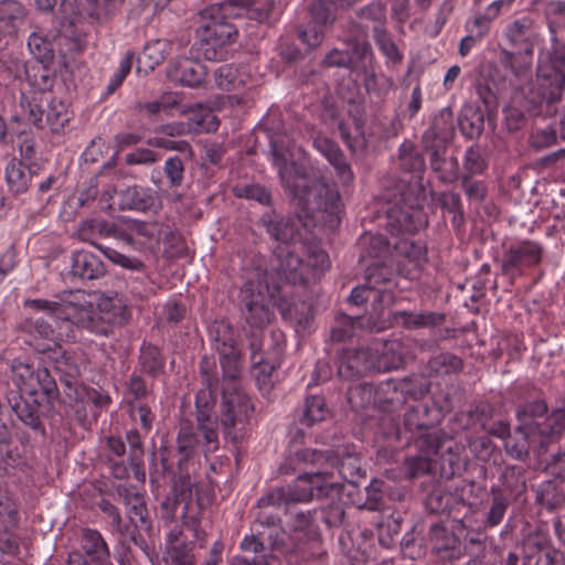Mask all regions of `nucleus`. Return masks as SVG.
<instances>
[{
	"label": "nucleus",
	"instance_id": "nucleus-1",
	"mask_svg": "<svg viewBox=\"0 0 565 565\" xmlns=\"http://www.w3.org/2000/svg\"><path fill=\"white\" fill-rule=\"evenodd\" d=\"M213 350L218 354L222 375L213 359L203 356L200 363L202 382L209 388V397L221 390L218 420L224 438L233 445L242 443L248 435V423L254 406L241 390L243 352L238 333L227 321H216L210 328Z\"/></svg>",
	"mask_w": 565,
	"mask_h": 565
},
{
	"label": "nucleus",
	"instance_id": "nucleus-2",
	"mask_svg": "<svg viewBox=\"0 0 565 565\" xmlns=\"http://www.w3.org/2000/svg\"><path fill=\"white\" fill-rule=\"evenodd\" d=\"M161 518L166 521L181 519V525L175 526L168 535L167 551L163 562L166 565H195L194 551L205 543L206 532L201 526V504L191 495L189 480H180L160 503Z\"/></svg>",
	"mask_w": 565,
	"mask_h": 565
},
{
	"label": "nucleus",
	"instance_id": "nucleus-3",
	"mask_svg": "<svg viewBox=\"0 0 565 565\" xmlns=\"http://www.w3.org/2000/svg\"><path fill=\"white\" fill-rule=\"evenodd\" d=\"M274 163L278 169L281 185L296 209L298 218L309 217L317 211H329L334 206L338 194L324 182L310 178L306 167L287 162L277 149H273Z\"/></svg>",
	"mask_w": 565,
	"mask_h": 565
},
{
	"label": "nucleus",
	"instance_id": "nucleus-4",
	"mask_svg": "<svg viewBox=\"0 0 565 565\" xmlns=\"http://www.w3.org/2000/svg\"><path fill=\"white\" fill-rule=\"evenodd\" d=\"M35 377L39 388L21 387L18 382L13 381L12 385L7 386L4 398L8 407L25 427L44 436L45 427L41 417L42 402L44 398L47 403L55 401L58 397V388L46 369L39 370Z\"/></svg>",
	"mask_w": 565,
	"mask_h": 565
},
{
	"label": "nucleus",
	"instance_id": "nucleus-5",
	"mask_svg": "<svg viewBox=\"0 0 565 565\" xmlns=\"http://www.w3.org/2000/svg\"><path fill=\"white\" fill-rule=\"evenodd\" d=\"M385 226L394 236L415 233L426 225L423 211L415 204V198L404 181H392L381 193Z\"/></svg>",
	"mask_w": 565,
	"mask_h": 565
},
{
	"label": "nucleus",
	"instance_id": "nucleus-6",
	"mask_svg": "<svg viewBox=\"0 0 565 565\" xmlns=\"http://www.w3.org/2000/svg\"><path fill=\"white\" fill-rule=\"evenodd\" d=\"M550 31L551 40L540 51L536 70L540 103L547 107L562 99L565 88V42L556 36L552 25Z\"/></svg>",
	"mask_w": 565,
	"mask_h": 565
},
{
	"label": "nucleus",
	"instance_id": "nucleus-7",
	"mask_svg": "<svg viewBox=\"0 0 565 565\" xmlns=\"http://www.w3.org/2000/svg\"><path fill=\"white\" fill-rule=\"evenodd\" d=\"M518 430L524 431L541 449L556 443L565 430V408H555L548 414L544 399H534L516 411Z\"/></svg>",
	"mask_w": 565,
	"mask_h": 565
},
{
	"label": "nucleus",
	"instance_id": "nucleus-8",
	"mask_svg": "<svg viewBox=\"0 0 565 565\" xmlns=\"http://www.w3.org/2000/svg\"><path fill=\"white\" fill-rule=\"evenodd\" d=\"M239 309L248 329L245 332L247 342L254 334L259 341L264 339V329L274 320L275 313L271 308V300L262 289L259 282L247 281L239 291Z\"/></svg>",
	"mask_w": 565,
	"mask_h": 565
},
{
	"label": "nucleus",
	"instance_id": "nucleus-9",
	"mask_svg": "<svg viewBox=\"0 0 565 565\" xmlns=\"http://www.w3.org/2000/svg\"><path fill=\"white\" fill-rule=\"evenodd\" d=\"M337 458V445L327 449L305 448L295 452L298 462L312 467V470L305 472V478L312 480L319 495L339 494L343 489L342 483L334 480Z\"/></svg>",
	"mask_w": 565,
	"mask_h": 565
},
{
	"label": "nucleus",
	"instance_id": "nucleus-10",
	"mask_svg": "<svg viewBox=\"0 0 565 565\" xmlns=\"http://www.w3.org/2000/svg\"><path fill=\"white\" fill-rule=\"evenodd\" d=\"M117 492L128 509L130 533H127V537L149 556L151 547L148 539L151 537L153 527L145 499L140 493L127 487H119Z\"/></svg>",
	"mask_w": 565,
	"mask_h": 565
},
{
	"label": "nucleus",
	"instance_id": "nucleus-11",
	"mask_svg": "<svg viewBox=\"0 0 565 565\" xmlns=\"http://www.w3.org/2000/svg\"><path fill=\"white\" fill-rule=\"evenodd\" d=\"M255 380L260 390L269 392L273 387V375L280 367L284 348L276 341H259L254 334L248 343Z\"/></svg>",
	"mask_w": 565,
	"mask_h": 565
},
{
	"label": "nucleus",
	"instance_id": "nucleus-12",
	"mask_svg": "<svg viewBox=\"0 0 565 565\" xmlns=\"http://www.w3.org/2000/svg\"><path fill=\"white\" fill-rule=\"evenodd\" d=\"M426 262L427 249L423 244L404 237H394L390 265L396 266L398 275L407 279H416Z\"/></svg>",
	"mask_w": 565,
	"mask_h": 565
},
{
	"label": "nucleus",
	"instance_id": "nucleus-13",
	"mask_svg": "<svg viewBox=\"0 0 565 565\" xmlns=\"http://www.w3.org/2000/svg\"><path fill=\"white\" fill-rule=\"evenodd\" d=\"M308 11L310 23L307 28H299L298 38L308 46L317 47L324 38L323 28L331 26L337 19L335 3L332 0H313Z\"/></svg>",
	"mask_w": 565,
	"mask_h": 565
},
{
	"label": "nucleus",
	"instance_id": "nucleus-14",
	"mask_svg": "<svg viewBox=\"0 0 565 565\" xmlns=\"http://www.w3.org/2000/svg\"><path fill=\"white\" fill-rule=\"evenodd\" d=\"M542 246L532 241H523L511 245L501 256V270L511 278L520 276L529 267L537 265L542 259Z\"/></svg>",
	"mask_w": 565,
	"mask_h": 565
},
{
	"label": "nucleus",
	"instance_id": "nucleus-15",
	"mask_svg": "<svg viewBox=\"0 0 565 565\" xmlns=\"http://www.w3.org/2000/svg\"><path fill=\"white\" fill-rule=\"evenodd\" d=\"M196 36L216 39L224 44H231L236 40L237 29L222 13L218 4H212L198 13Z\"/></svg>",
	"mask_w": 565,
	"mask_h": 565
},
{
	"label": "nucleus",
	"instance_id": "nucleus-16",
	"mask_svg": "<svg viewBox=\"0 0 565 565\" xmlns=\"http://www.w3.org/2000/svg\"><path fill=\"white\" fill-rule=\"evenodd\" d=\"M177 449H175V456L178 457L177 460V469H178V477H174L171 490L174 489L175 484L182 480L186 479L190 483V491L191 495L194 497L193 488L194 482L192 481L188 465L189 462L194 458L196 455L199 447H200V439L198 437V434L195 431V428L193 424L188 420L183 419L180 422L179 430L177 434Z\"/></svg>",
	"mask_w": 565,
	"mask_h": 565
},
{
	"label": "nucleus",
	"instance_id": "nucleus-17",
	"mask_svg": "<svg viewBox=\"0 0 565 565\" xmlns=\"http://www.w3.org/2000/svg\"><path fill=\"white\" fill-rule=\"evenodd\" d=\"M461 533L462 529L457 533L455 529H449L444 523H433L428 532L431 552L444 562L459 561L467 551Z\"/></svg>",
	"mask_w": 565,
	"mask_h": 565
},
{
	"label": "nucleus",
	"instance_id": "nucleus-18",
	"mask_svg": "<svg viewBox=\"0 0 565 565\" xmlns=\"http://www.w3.org/2000/svg\"><path fill=\"white\" fill-rule=\"evenodd\" d=\"M258 224L271 239L280 244L289 246L301 238V233L296 220L276 210H269L263 213Z\"/></svg>",
	"mask_w": 565,
	"mask_h": 565
},
{
	"label": "nucleus",
	"instance_id": "nucleus-19",
	"mask_svg": "<svg viewBox=\"0 0 565 565\" xmlns=\"http://www.w3.org/2000/svg\"><path fill=\"white\" fill-rule=\"evenodd\" d=\"M196 429L203 437V452L205 456L218 449L217 427L220 424L218 416L212 418L210 415L209 402L206 401V392L202 391L196 395Z\"/></svg>",
	"mask_w": 565,
	"mask_h": 565
},
{
	"label": "nucleus",
	"instance_id": "nucleus-20",
	"mask_svg": "<svg viewBox=\"0 0 565 565\" xmlns=\"http://www.w3.org/2000/svg\"><path fill=\"white\" fill-rule=\"evenodd\" d=\"M277 274L279 278L301 291H306L310 273L308 265L291 250H281L277 254Z\"/></svg>",
	"mask_w": 565,
	"mask_h": 565
},
{
	"label": "nucleus",
	"instance_id": "nucleus-21",
	"mask_svg": "<svg viewBox=\"0 0 565 565\" xmlns=\"http://www.w3.org/2000/svg\"><path fill=\"white\" fill-rule=\"evenodd\" d=\"M371 371L375 372L371 347L348 350L338 365V375L343 380H352Z\"/></svg>",
	"mask_w": 565,
	"mask_h": 565
},
{
	"label": "nucleus",
	"instance_id": "nucleus-22",
	"mask_svg": "<svg viewBox=\"0 0 565 565\" xmlns=\"http://www.w3.org/2000/svg\"><path fill=\"white\" fill-rule=\"evenodd\" d=\"M40 164H26L24 161L12 159L6 167V181L13 194L25 193L31 184L41 177Z\"/></svg>",
	"mask_w": 565,
	"mask_h": 565
},
{
	"label": "nucleus",
	"instance_id": "nucleus-23",
	"mask_svg": "<svg viewBox=\"0 0 565 565\" xmlns=\"http://www.w3.org/2000/svg\"><path fill=\"white\" fill-rule=\"evenodd\" d=\"M299 297L291 296L287 290L282 289L276 306L281 317L297 324L307 323L312 317V306L307 299V290L301 291Z\"/></svg>",
	"mask_w": 565,
	"mask_h": 565
},
{
	"label": "nucleus",
	"instance_id": "nucleus-24",
	"mask_svg": "<svg viewBox=\"0 0 565 565\" xmlns=\"http://www.w3.org/2000/svg\"><path fill=\"white\" fill-rule=\"evenodd\" d=\"M454 119V113L449 107L440 109L434 116L430 127L423 134V146L448 145L455 135Z\"/></svg>",
	"mask_w": 565,
	"mask_h": 565
},
{
	"label": "nucleus",
	"instance_id": "nucleus-25",
	"mask_svg": "<svg viewBox=\"0 0 565 565\" xmlns=\"http://www.w3.org/2000/svg\"><path fill=\"white\" fill-rule=\"evenodd\" d=\"M335 471L348 483L358 484L362 478L361 457L358 447L353 444L337 445Z\"/></svg>",
	"mask_w": 565,
	"mask_h": 565
},
{
	"label": "nucleus",
	"instance_id": "nucleus-26",
	"mask_svg": "<svg viewBox=\"0 0 565 565\" xmlns=\"http://www.w3.org/2000/svg\"><path fill=\"white\" fill-rule=\"evenodd\" d=\"M447 146L424 147L429 153L430 168L444 183H451L460 178L459 161L456 157H447Z\"/></svg>",
	"mask_w": 565,
	"mask_h": 565
},
{
	"label": "nucleus",
	"instance_id": "nucleus-27",
	"mask_svg": "<svg viewBox=\"0 0 565 565\" xmlns=\"http://www.w3.org/2000/svg\"><path fill=\"white\" fill-rule=\"evenodd\" d=\"M373 363L375 372H390L402 367L405 363L403 347L398 340H386L382 343H374Z\"/></svg>",
	"mask_w": 565,
	"mask_h": 565
},
{
	"label": "nucleus",
	"instance_id": "nucleus-28",
	"mask_svg": "<svg viewBox=\"0 0 565 565\" xmlns=\"http://www.w3.org/2000/svg\"><path fill=\"white\" fill-rule=\"evenodd\" d=\"M90 306L92 303L87 302L83 295H75L72 291L64 292L58 297L56 319L82 327L86 317H88Z\"/></svg>",
	"mask_w": 565,
	"mask_h": 565
},
{
	"label": "nucleus",
	"instance_id": "nucleus-29",
	"mask_svg": "<svg viewBox=\"0 0 565 565\" xmlns=\"http://www.w3.org/2000/svg\"><path fill=\"white\" fill-rule=\"evenodd\" d=\"M70 274L81 280L98 279L106 274V266L99 256L87 250H77L72 255Z\"/></svg>",
	"mask_w": 565,
	"mask_h": 565
},
{
	"label": "nucleus",
	"instance_id": "nucleus-30",
	"mask_svg": "<svg viewBox=\"0 0 565 565\" xmlns=\"http://www.w3.org/2000/svg\"><path fill=\"white\" fill-rule=\"evenodd\" d=\"M81 553L92 565H111L109 562L110 552L104 537L97 530L83 529L81 533Z\"/></svg>",
	"mask_w": 565,
	"mask_h": 565
},
{
	"label": "nucleus",
	"instance_id": "nucleus-31",
	"mask_svg": "<svg viewBox=\"0 0 565 565\" xmlns=\"http://www.w3.org/2000/svg\"><path fill=\"white\" fill-rule=\"evenodd\" d=\"M138 369L150 379H158L166 372V356L158 345L143 341L138 353Z\"/></svg>",
	"mask_w": 565,
	"mask_h": 565
},
{
	"label": "nucleus",
	"instance_id": "nucleus-32",
	"mask_svg": "<svg viewBox=\"0 0 565 565\" xmlns=\"http://www.w3.org/2000/svg\"><path fill=\"white\" fill-rule=\"evenodd\" d=\"M345 45L351 71L369 73L373 70L375 57L369 41L349 38L345 40Z\"/></svg>",
	"mask_w": 565,
	"mask_h": 565
},
{
	"label": "nucleus",
	"instance_id": "nucleus-33",
	"mask_svg": "<svg viewBox=\"0 0 565 565\" xmlns=\"http://www.w3.org/2000/svg\"><path fill=\"white\" fill-rule=\"evenodd\" d=\"M526 469L522 466H508L501 475V486L492 487V491H498L511 501L518 500L526 491Z\"/></svg>",
	"mask_w": 565,
	"mask_h": 565
},
{
	"label": "nucleus",
	"instance_id": "nucleus-34",
	"mask_svg": "<svg viewBox=\"0 0 565 565\" xmlns=\"http://www.w3.org/2000/svg\"><path fill=\"white\" fill-rule=\"evenodd\" d=\"M282 495L284 494L281 491H276V489H273L259 498L255 507L254 520L263 522L266 525L280 526L281 519L279 511L282 507H285Z\"/></svg>",
	"mask_w": 565,
	"mask_h": 565
},
{
	"label": "nucleus",
	"instance_id": "nucleus-35",
	"mask_svg": "<svg viewBox=\"0 0 565 565\" xmlns=\"http://www.w3.org/2000/svg\"><path fill=\"white\" fill-rule=\"evenodd\" d=\"M371 299L373 301L374 311L379 312L381 308L393 303L394 295L391 290L374 289L364 282L352 289L348 297V302L351 306L361 307Z\"/></svg>",
	"mask_w": 565,
	"mask_h": 565
},
{
	"label": "nucleus",
	"instance_id": "nucleus-36",
	"mask_svg": "<svg viewBox=\"0 0 565 565\" xmlns=\"http://www.w3.org/2000/svg\"><path fill=\"white\" fill-rule=\"evenodd\" d=\"M156 198L148 188L141 185L127 186L118 193L119 210L148 211L154 206Z\"/></svg>",
	"mask_w": 565,
	"mask_h": 565
},
{
	"label": "nucleus",
	"instance_id": "nucleus-37",
	"mask_svg": "<svg viewBox=\"0 0 565 565\" xmlns=\"http://www.w3.org/2000/svg\"><path fill=\"white\" fill-rule=\"evenodd\" d=\"M207 71L199 58H181L179 60L171 71V76L174 81H179L182 85L189 87L200 86L205 77Z\"/></svg>",
	"mask_w": 565,
	"mask_h": 565
},
{
	"label": "nucleus",
	"instance_id": "nucleus-38",
	"mask_svg": "<svg viewBox=\"0 0 565 565\" xmlns=\"http://www.w3.org/2000/svg\"><path fill=\"white\" fill-rule=\"evenodd\" d=\"M241 550L244 553H252L254 556H234L231 565H268L267 556L270 555L269 543H265L249 534L242 540Z\"/></svg>",
	"mask_w": 565,
	"mask_h": 565
},
{
	"label": "nucleus",
	"instance_id": "nucleus-39",
	"mask_svg": "<svg viewBox=\"0 0 565 565\" xmlns=\"http://www.w3.org/2000/svg\"><path fill=\"white\" fill-rule=\"evenodd\" d=\"M393 318L396 323L406 329L433 328L445 322V315L436 311H395Z\"/></svg>",
	"mask_w": 565,
	"mask_h": 565
},
{
	"label": "nucleus",
	"instance_id": "nucleus-40",
	"mask_svg": "<svg viewBox=\"0 0 565 565\" xmlns=\"http://www.w3.org/2000/svg\"><path fill=\"white\" fill-rule=\"evenodd\" d=\"M457 121L461 134L467 139H478L484 130V110L473 104H466Z\"/></svg>",
	"mask_w": 565,
	"mask_h": 565
},
{
	"label": "nucleus",
	"instance_id": "nucleus-41",
	"mask_svg": "<svg viewBox=\"0 0 565 565\" xmlns=\"http://www.w3.org/2000/svg\"><path fill=\"white\" fill-rule=\"evenodd\" d=\"M393 244L394 239L388 241L382 234L365 232L358 242L361 249L360 258H387L390 262Z\"/></svg>",
	"mask_w": 565,
	"mask_h": 565
},
{
	"label": "nucleus",
	"instance_id": "nucleus-42",
	"mask_svg": "<svg viewBox=\"0 0 565 565\" xmlns=\"http://www.w3.org/2000/svg\"><path fill=\"white\" fill-rule=\"evenodd\" d=\"M20 328L30 335L46 341L45 344H42L41 348H38V351L42 353L54 352L57 348H60L61 339L56 337L52 326L41 318L25 319L21 322Z\"/></svg>",
	"mask_w": 565,
	"mask_h": 565
},
{
	"label": "nucleus",
	"instance_id": "nucleus-43",
	"mask_svg": "<svg viewBox=\"0 0 565 565\" xmlns=\"http://www.w3.org/2000/svg\"><path fill=\"white\" fill-rule=\"evenodd\" d=\"M298 483L294 487L275 488L276 491H281L284 497L285 508L287 509L291 503L308 502L313 498L326 499L330 495H319L318 489L310 478H305V473L297 478Z\"/></svg>",
	"mask_w": 565,
	"mask_h": 565
},
{
	"label": "nucleus",
	"instance_id": "nucleus-44",
	"mask_svg": "<svg viewBox=\"0 0 565 565\" xmlns=\"http://www.w3.org/2000/svg\"><path fill=\"white\" fill-rule=\"evenodd\" d=\"M248 75L233 64H224L214 71L215 84L223 90H238L246 86Z\"/></svg>",
	"mask_w": 565,
	"mask_h": 565
},
{
	"label": "nucleus",
	"instance_id": "nucleus-45",
	"mask_svg": "<svg viewBox=\"0 0 565 565\" xmlns=\"http://www.w3.org/2000/svg\"><path fill=\"white\" fill-rule=\"evenodd\" d=\"M50 64L35 62L25 67L26 81L38 92H49L55 83V71Z\"/></svg>",
	"mask_w": 565,
	"mask_h": 565
},
{
	"label": "nucleus",
	"instance_id": "nucleus-46",
	"mask_svg": "<svg viewBox=\"0 0 565 565\" xmlns=\"http://www.w3.org/2000/svg\"><path fill=\"white\" fill-rule=\"evenodd\" d=\"M434 422L430 408L425 403L411 406L404 414V427L412 433L413 436L433 427Z\"/></svg>",
	"mask_w": 565,
	"mask_h": 565
},
{
	"label": "nucleus",
	"instance_id": "nucleus-47",
	"mask_svg": "<svg viewBox=\"0 0 565 565\" xmlns=\"http://www.w3.org/2000/svg\"><path fill=\"white\" fill-rule=\"evenodd\" d=\"M25 8L15 0L0 1V31L12 33L25 20Z\"/></svg>",
	"mask_w": 565,
	"mask_h": 565
},
{
	"label": "nucleus",
	"instance_id": "nucleus-48",
	"mask_svg": "<svg viewBox=\"0 0 565 565\" xmlns=\"http://www.w3.org/2000/svg\"><path fill=\"white\" fill-rule=\"evenodd\" d=\"M414 446L420 454L426 456L436 455L444 443L448 439V435L441 429L433 426L429 429L422 430L420 433L412 436Z\"/></svg>",
	"mask_w": 565,
	"mask_h": 565
},
{
	"label": "nucleus",
	"instance_id": "nucleus-49",
	"mask_svg": "<svg viewBox=\"0 0 565 565\" xmlns=\"http://www.w3.org/2000/svg\"><path fill=\"white\" fill-rule=\"evenodd\" d=\"M126 441L128 444L127 461L137 479H145L143 470L145 449L141 436L137 429H130L126 433Z\"/></svg>",
	"mask_w": 565,
	"mask_h": 565
},
{
	"label": "nucleus",
	"instance_id": "nucleus-50",
	"mask_svg": "<svg viewBox=\"0 0 565 565\" xmlns=\"http://www.w3.org/2000/svg\"><path fill=\"white\" fill-rule=\"evenodd\" d=\"M562 483L557 480L541 483L535 490V502L550 511L557 509L565 501Z\"/></svg>",
	"mask_w": 565,
	"mask_h": 565
},
{
	"label": "nucleus",
	"instance_id": "nucleus-51",
	"mask_svg": "<svg viewBox=\"0 0 565 565\" xmlns=\"http://www.w3.org/2000/svg\"><path fill=\"white\" fill-rule=\"evenodd\" d=\"M375 406L386 411L391 407L404 404L401 384L398 380L390 379L375 386Z\"/></svg>",
	"mask_w": 565,
	"mask_h": 565
},
{
	"label": "nucleus",
	"instance_id": "nucleus-52",
	"mask_svg": "<svg viewBox=\"0 0 565 565\" xmlns=\"http://www.w3.org/2000/svg\"><path fill=\"white\" fill-rule=\"evenodd\" d=\"M463 367L462 360L452 353H439L426 365L428 375H450L459 373Z\"/></svg>",
	"mask_w": 565,
	"mask_h": 565
},
{
	"label": "nucleus",
	"instance_id": "nucleus-53",
	"mask_svg": "<svg viewBox=\"0 0 565 565\" xmlns=\"http://www.w3.org/2000/svg\"><path fill=\"white\" fill-rule=\"evenodd\" d=\"M290 531L296 535H300L301 540L307 544L315 543L319 540L320 534L313 525L312 511H299L291 518Z\"/></svg>",
	"mask_w": 565,
	"mask_h": 565
},
{
	"label": "nucleus",
	"instance_id": "nucleus-54",
	"mask_svg": "<svg viewBox=\"0 0 565 565\" xmlns=\"http://www.w3.org/2000/svg\"><path fill=\"white\" fill-rule=\"evenodd\" d=\"M437 203L444 212L451 214V225L460 230L465 224V213L460 194L455 191H443L437 194Z\"/></svg>",
	"mask_w": 565,
	"mask_h": 565
},
{
	"label": "nucleus",
	"instance_id": "nucleus-55",
	"mask_svg": "<svg viewBox=\"0 0 565 565\" xmlns=\"http://www.w3.org/2000/svg\"><path fill=\"white\" fill-rule=\"evenodd\" d=\"M226 46L223 42L218 40L204 39V36H196L194 43L191 47V53L194 57L200 58L203 57L207 61H218L222 60L226 54Z\"/></svg>",
	"mask_w": 565,
	"mask_h": 565
},
{
	"label": "nucleus",
	"instance_id": "nucleus-56",
	"mask_svg": "<svg viewBox=\"0 0 565 565\" xmlns=\"http://www.w3.org/2000/svg\"><path fill=\"white\" fill-rule=\"evenodd\" d=\"M398 166L408 173H420L425 169V159L412 141H404L398 149Z\"/></svg>",
	"mask_w": 565,
	"mask_h": 565
},
{
	"label": "nucleus",
	"instance_id": "nucleus-57",
	"mask_svg": "<svg viewBox=\"0 0 565 565\" xmlns=\"http://www.w3.org/2000/svg\"><path fill=\"white\" fill-rule=\"evenodd\" d=\"M530 448L536 449L539 454L547 450L541 449L540 444L533 441L532 438L527 437L524 431H519L518 427L515 428V436L509 437L505 443L507 454L512 458L521 461L527 458Z\"/></svg>",
	"mask_w": 565,
	"mask_h": 565
},
{
	"label": "nucleus",
	"instance_id": "nucleus-58",
	"mask_svg": "<svg viewBox=\"0 0 565 565\" xmlns=\"http://www.w3.org/2000/svg\"><path fill=\"white\" fill-rule=\"evenodd\" d=\"M307 543L301 540L300 535H296L291 531L287 533L281 526L278 527L270 541V553L278 552L280 554H294L301 551Z\"/></svg>",
	"mask_w": 565,
	"mask_h": 565
},
{
	"label": "nucleus",
	"instance_id": "nucleus-59",
	"mask_svg": "<svg viewBox=\"0 0 565 565\" xmlns=\"http://www.w3.org/2000/svg\"><path fill=\"white\" fill-rule=\"evenodd\" d=\"M170 43L167 40H154L147 43L139 56V63H143L146 67L153 70L162 63L169 54Z\"/></svg>",
	"mask_w": 565,
	"mask_h": 565
},
{
	"label": "nucleus",
	"instance_id": "nucleus-60",
	"mask_svg": "<svg viewBox=\"0 0 565 565\" xmlns=\"http://www.w3.org/2000/svg\"><path fill=\"white\" fill-rule=\"evenodd\" d=\"M375 385L372 383H360L348 390V401L354 409H364L375 405Z\"/></svg>",
	"mask_w": 565,
	"mask_h": 565
},
{
	"label": "nucleus",
	"instance_id": "nucleus-61",
	"mask_svg": "<svg viewBox=\"0 0 565 565\" xmlns=\"http://www.w3.org/2000/svg\"><path fill=\"white\" fill-rule=\"evenodd\" d=\"M329 414L326 401L322 396L313 395L307 397L302 411L300 423L306 427H310L315 423L322 422Z\"/></svg>",
	"mask_w": 565,
	"mask_h": 565
},
{
	"label": "nucleus",
	"instance_id": "nucleus-62",
	"mask_svg": "<svg viewBox=\"0 0 565 565\" xmlns=\"http://www.w3.org/2000/svg\"><path fill=\"white\" fill-rule=\"evenodd\" d=\"M145 374L132 373L126 382V396L127 404L134 406V404L146 401L152 395L153 391L151 386H148L143 377Z\"/></svg>",
	"mask_w": 565,
	"mask_h": 565
},
{
	"label": "nucleus",
	"instance_id": "nucleus-63",
	"mask_svg": "<svg viewBox=\"0 0 565 565\" xmlns=\"http://www.w3.org/2000/svg\"><path fill=\"white\" fill-rule=\"evenodd\" d=\"M68 120L70 117L65 104L61 100L52 99L45 109L43 129L47 128L52 132H58Z\"/></svg>",
	"mask_w": 565,
	"mask_h": 565
},
{
	"label": "nucleus",
	"instance_id": "nucleus-64",
	"mask_svg": "<svg viewBox=\"0 0 565 565\" xmlns=\"http://www.w3.org/2000/svg\"><path fill=\"white\" fill-rule=\"evenodd\" d=\"M96 311L116 324H122L127 321V307L118 297L100 298Z\"/></svg>",
	"mask_w": 565,
	"mask_h": 565
}]
</instances>
